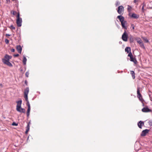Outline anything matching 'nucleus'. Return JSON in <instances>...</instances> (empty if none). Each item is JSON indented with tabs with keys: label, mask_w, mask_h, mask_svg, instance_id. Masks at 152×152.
I'll return each instance as SVG.
<instances>
[{
	"label": "nucleus",
	"mask_w": 152,
	"mask_h": 152,
	"mask_svg": "<svg viewBox=\"0 0 152 152\" xmlns=\"http://www.w3.org/2000/svg\"><path fill=\"white\" fill-rule=\"evenodd\" d=\"M12 56H9L7 54L5 55L4 58L2 59V62L3 63L10 67H12V64L9 62V60L10 59H11Z\"/></svg>",
	"instance_id": "nucleus-1"
},
{
	"label": "nucleus",
	"mask_w": 152,
	"mask_h": 152,
	"mask_svg": "<svg viewBox=\"0 0 152 152\" xmlns=\"http://www.w3.org/2000/svg\"><path fill=\"white\" fill-rule=\"evenodd\" d=\"M117 18L121 22L123 28L125 29H127V27L125 25V24L126 23V21H124V17L121 15H120L117 17Z\"/></svg>",
	"instance_id": "nucleus-2"
},
{
	"label": "nucleus",
	"mask_w": 152,
	"mask_h": 152,
	"mask_svg": "<svg viewBox=\"0 0 152 152\" xmlns=\"http://www.w3.org/2000/svg\"><path fill=\"white\" fill-rule=\"evenodd\" d=\"M17 19L16 20V23L18 27H20L21 26L22 23V19L21 18H20V14L18 12L17 15Z\"/></svg>",
	"instance_id": "nucleus-3"
},
{
	"label": "nucleus",
	"mask_w": 152,
	"mask_h": 152,
	"mask_svg": "<svg viewBox=\"0 0 152 152\" xmlns=\"http://www.w3.org/2000/svg\"><path fill=\"white\" fill-rule=\"evenodd\" d=\"M128 38V34L126 33V30H125L122 36V40L125 41H127Z\"/></svg>",
	"instance_id": "nucleus-4"
},
{
	"label": "nucleus",
	"mask_w": 152,
	"mask_h": 152,
	"mask_svg": "<svg viewBox=\"0 0 152 152\" xmlns=\"http://www.w3.org/2000/svg\"><path fill=\"white\" fill-rule=\"evenodd\" d=\"M29 91V88L28 87H27L24 90V98H25L26 101H28V95Z\"/></svg>",
	"instance_id": "nucleus-5"
},
{
	"label": "nucleus",
	"mask_w": 152,
	"mask_h": 152,
	"mask_svg": "<svg viewBox=\"0 0 152 152\" xmlns=\"http://www.w3.org/2000/svg\"><path fill=\"white\" fill-rule=\"evenodd\" d=\"M20 100L16 101V102L17 103V105H16V110H18V109H20L21 107V105L22 104V100L20 99H19Z\"/></svg>",
	"instance_id": "nucleus-6"
},
{
	"label": "nucleus",
	"mask_w": 152,
	"mask_h": 152,
	"mask_svg": "<svg viewBox=\"0 0 152 152\" xmlns=\"http://www.w3.org/2000/svg\"><path fill=\"white\" fill-rule=\"evenodd\" d=\"M124 7L122 6H120L118 7V9L117 10L118 13L120 14H123L124 12Z\"/></svg>",
	"instance_id": "nucleus-7"
},
{
	"label": "nucleus",
	"mask_w": 152,
	"mask_h": 152,
	"mask_svg": "<svg viewBox=\"0 0 152 152\" xmlns=\"http://www.w3.org/2000/svg\"><path fill=\"white\" fill-rule=\"evenodd\" d=\"M149 131V130L147 129L143 130L141 134V136L143 137L145 136Z\"/></svg>",
	"instance_id": "nucleus-8"
},
{
	"label": "nucleus",
	"mask_w": 152,
	"mask_h": 152,
	"mask_svg": "<svg viewBox=\"0 0 152 152\" xmlns=\"http://www.w3.org/2000/svg\"><path fill=\"white\" fill-rule=\"evenodd\" d=\"M142 111L143 112H149L151 111V110L147 107H144L142 109Z\"/></svg>",
	"instance_id": "nucleus-9"
},
{
	"label": "nucleus",
	"mask_w": 152,
	"mask_h": 152,
	"mask_svg": "<svg viewBox=\"0 0 152 152\" xmlns=\"http://www.w3.org/2000/svg\"><path fill=\"white\" fill-rule=\"evenodd\" d=\"M16 48L18 52L19 53H21L22 50V48L21 46L20 45H18L16 46Z\"/></svg>",
	"instance_id": "nucleus-10"
},
{
	"label": "nucleus",
	"mask_w": 152,
	"mask_h": 152,
	"mask_svg": "<svg viewBox=\"0 0 152 152\" xmlns=\"http://www.w3.org/2000/svg\"><path fill=\"white\" fill-rule=\"evenodd\" d=\"M144 122L142 121H139L137 123L138 126L139 128H141L142 125H144Z\"/></svg>",
	"instance_id": "nucleus-11"
},
{
	"label": "nucleus",
	"mask_w": 152,
	"mask_h": 152,
	"mask_svg": "<svg viewBox=\"0 0 152 152\" xmlns=\"http://www.w3.org/2000/svg\"><path fill=\"white\" fill-rule=\"evenodd\" d=\"M18 110H16L18 112L20 113H25V110L24 108H22L21 107L20 109H18Z\"/></svg>",
	"instance_id": "nucleus-12"
},
{
	"label": "nucleus",
	"mask_w": 152,
	"mask_h": 152,
	"mask_svg": "<svg viewBox=\"0 0 152 152\" xmlns=\"http://www.w3.org/2000/svg\"><path fill=\"white\" fill-rule=\"evenodd\" d=\"M130 61L133 62L135 64H137V61L135 58H133V56L130 58Z\"/></svg>",
	"instance_id": "nucleus-13"
},
{
	"label": "nucleus",
	"mask_w": 152,
	"mask_h": 152,
	"mask_svg": "<svg viewBox=\"0 0 152 152\" xmlns=\"http://www.w3.org/2000/svg\"><path fill=\"white\" fill-rule=\"evenodd\" d=\"M131 16L135 19H137L139 18V15L135 13H133Z\"/></svg>",
	"instance_id": "nucleus-14"
},
{
	"label": "nucleus",
	"mask_w": 152,
	"mask_h": 152,
	"mask_svg": "<svg viewBox=\"0 0 152 152\" xmlns=\"http://www.w3.org/2000/svg\"><path fill=\"white\" fill-rule=\"evenodd\" d=\"M23 62L24 65H26L27 61V59L25 56H23Z\"/></svg>",
	"instance_id": "nucleus-15"
},
{
	"label": "nucleus",
	"mask_w": 152,
	"mask_h": 152,
	"mask_svg": "<svg viewBox=\"0 0 152 152\" xmlns=\"http://www.w3.org/2000/svg\"><path fill=\"white\" fill-rule=\"evenodd\" d=\"M31 110V107H28V109L27 112V115L28 117L30 115V112Z\"/></svg>",
	"instance_id": "nucleus-16"
},
{
	"label": "nucleus",
	"mask_w": 152,
	"mask_h": 152,
	"mask_svg": "<svg viewBox=\"0 0 152 152\" xmlns=\"http://www.w3.org/2000/svg\"><path fill=\"white\" fill-rule=\"evenodd\" d=\"M137 97L140 100L142 103L144 101V99H143L142 96L141 94V96L137 95Z\"/></svg>",
	"instance_id": "nucleus-17"
},
{
	"label": "nucleus",
	"mask_w": 152,
	"mask_h": 152,
	"mask_svg": "<svg viewBox=\"0 0 152 152\" xmlns=\"http://www.w3.org/2000/svg\"><path fill=\"white\" fill-rule=\"evenodd\" d=\"M125 51L129 53L131 52V48L129 47H126L125 49Z\"/></svg>",
	"instance_id": "nucleus-18"
},
{
	"label": "nucleus",
	"mask_w": 152,
	"mask_h": 152,
	"mask_svg": "<svg viewBox=\"0 0 152 152\" xmlns=\"http://www.w3.org/2000/svg\"><path fill=\"white\" fill-rule=\"evenodd\" d=\"M131 74L132 75V78L133 79H134L135 78V73L134 71H131L130 72Z\"/></svg>",
	"instance_id": "nucleus-19"
},
{
	"label": "nucleus",
	"mask_w": 152,
	"mask_h": 152,
	"mask_svg": "<svg viewBox=\"0 0 152 152\" xmlns=\"http://www.w3.org/2000/svg\"><path fill=\"white\" fill-rule=\"evenodd\" d=\"M134 37L132 36H130L129 37V41L131 43L133 42L134 41Z\"/></svg>",
	"instance_id": "nucleus-20"
},
{
	"label": "nucleus",
	"mask_w": 152,
	"mask_h": 152,
	"mask_svg": "<svg viewBox=\"0 0 152 152\" xmlns=\"http://www.w3.org/2000/svg\"><path fill=\"white\" fill-rule=\"evenodd\" d=\"M137 95L141 96V94H140V88H139V87H138L137 88Z\"/></svg>",
	"instance_id": "nucleus-21"
},
{
	"label": "nucleus",
	"mask_w": 152,
	"mask_h": 152,
	"mask_svg": "<svg viewBox=\"0 0 152 152\" xmlns=\"http://www.w3.org/2000/svg\"><path fill=\"white\" fill-rule=\"evenodd\" d=\"M129 53V54L128 55V56H129L130 58L131 57H132V56H133V55H132V53L131 52H130Z\"/></svg>",
	"instance_id": "nucleus-22"
},
{
	"label": "nucleus",
	"mask_w": 152,
	"mask_h": 152,
	"mask_svg": "<svg viewBox=\"0 0 152 152\" xmlns=\"http://www.w3.org/2000/svg\"><path fill=\"white\" fill-rule=\"evenodd\" d=\"M137 42L139 44H142V43H143L142 41V40L140 39L139 40L137 41Z\"/></svg>",
	"instance_id": "nucleus-23"
},
{
	"label": "nucleus",
	"mask_w": 152,
	"mask_h": 152,
	"mask_svg": "<svg viewBox=\"0 0 152 152\" xmlns=\"http://www.w3.org/2000/svg\"><path fill=\"white\" fill-rule=\"evenodd\" d=\"M27 102V103H26V105L28 107H30V103L28 101H26Z\"/></svg>",
	"instance_id": "nucleus-24"
},
{
	"label": "nucleus",
	"mask_w": 152,
	"mask_h": 152,
	"mask_svg": "<svg viewBox=\"0 0 152 152\" xmlns=\"http://www.w3.org/2000/svg\"><path fill=\"white\" fill-rule=\"evenodd\" d=\"M29 75V72L28 71L26 72L25 73V75H26V77H28Z\"/></svg>",
	"instance_id": "nucleus-25"
},
{
	"label": "nucleus",
	"mask_w": 152,
	"mask_h": 152,
	"mask_svg": "<svg viewBox=\"0 0 152 152\" xmlns=\"http://www.w3.org/2000/svg\"><path fill=\"white\" fill-rule=\"evenodd\" d=\"M132 9V7H131L129 6H128V8H127L129 12Z\"/></svg>",
	"instance_id": "nucleus-26"
},
{
	"label": "nucleus",
	"mask_w": 152,
	"mask_h": 152,
	"mask_svg": "<svg viewBox=\"0 0 152 152\" xmlns=\"http://www.w3.org/2000/svg\"><path fill=\"white\" fill-rule=\"evenodd\" d=\"M10 28L12 29L15 30V28L12 25H11L10 27Z\"/></svg>",
	"instance_id": "nucleus-27"
},
{
	"label": "nucleus",
	"mask_w": 152,
	"mask_h": 152,
	"mask_svg": "<svg viewBox=\"0 0 152 152\" xmlns=\"http://www.w3.org/2000/svg\"><path fill=\"white\" fill-rule=\"evenodd\" d=\"M12 126H17L18 125V124L16 123L15 122H13L12 124Z\"/></svg>",
	"instance_id": "nucleus-28"
},
{
	"label": "nucleus",
	"mask_w": 152,
	"mask_h": 152,
	"mask_svg": "<svg viewBox=\"0 0 152 152\" xmlns=\"http://www.w3.org/2000/svg\"><path fill=\"white\" fill-rule=\"evenodd\" d=\"M5 42L6 44H7L9 42V40L7 39H5Z\"/></svg>",
	"instance_id": "nucleus-29"
},
{
	"label": "nucleus",
	"mask_w": 152,
	"mask_h": 152,
	"mask_svg": "<svg viewBox=\"0 0 152 152\" xmlns=\"http://www.w3.org/2000/svg\"><path fill=\"white\" fill-rule=\"evenodd\" d=\"M140 46L142 48H144L145 47L143 43H142V44H140Z\"/></svg>",
	"instance_id": "nucleus-30"
},
{
	"label": "nucleus",
	"mask_w": 152,
	"mask_h": 152,
	"mask_svg": "<svg viewBox=\"0 0 152 152\" xmlns=\"http://www.w3.org/2000/svg\"><path fill=\"white\" fill-rule=\"evenodd\" d=\"M148 123L150 126H152V121H149Z\"/></svg>",
	"instance_id": "nucleus-31"
},
{
	"label": "nucleus",
	"mask_w": 152,
	"mask_h": 152,
	"mask_svg": "<svg viewBox=\"0 0 152 152\" xmlns=\"http://www.w3.org/2000/svg\"><path fill=\"white\" fill-rule=\"evenodd\" d=\"M120 4V2L118 1H117L115 4L116 5V6H117L118 5H119Z\"/></svg>",
	"instance_id": "nucleus-32"
},
{
	"label": "nucleus",
	"mask_w": 152,
	"mask_h": 152,
	"mask_svg": "<svg viewBox=\"0 0 152 152\" xmlns=\"http://www.w3.org/2000/svg\"><path fill=\"white\" fill-rule=\"evenodd\" d=\"M29 128H30L29 125V124H28L27 126L26 129L27 130H28L29 131Z\"/></svg>",
	"instance_id": "nucleus-33"
},
{
	"label": "nucleus",
	"mask_w": 152,
	"mask_h": 152,
	"mask_svg": "<svg viewBox=\"0 0 152 152\" xmlns=\"http://www.w3.org/2000/svg\"><path fill=\"white\" fill-rule=\"evenodd\" d=\"M131 27L133 29H134V25L133 24H131Z\"/></svg>",
	"instance_id": "nucleus-34"
},
{
	"label": "nucleus",
	"mask_w": 152,
	"mask_h": 152,
	"mask_svg": "<svg viewBox=\"0 0 152 152\" xmlns=\"http://www.w3.org/2000/svg\"><path fill=\"white\" fill-rule=\"evenodd\" d=\"M135 39L136 40H137H137H139L140 39L139 37H137L136 38H135Z\"/></svg>",
	"instance_id": "nucleus-35"
},
{
	"label": "nucleus",
	"mask_w": 152,
	"mask_h": 152,
	"mask_svg": "<svg viewBox=\"0 0 152 152\" xmlns=\"http://www.w3.org/2000/svg\"><path fill=\"white\" fill-rule=\"evenodd\" d=\"M19 56V55L18 54H14L13 55V56L14 57H18V56Z\"/></svg>",
	"instance_id": "nucleus-36"
},
{
	"label": "nucleus",
	"mask_w": 152,
	"mask_h": 152,
	"mask_svg": "<svg viewBox=\"0 0 152 152\" xmlns=\"http://www.w3.org/2000/svg\"><path fill=\"white\" fill-rule=\"evenodd\" d=\"M16 13V12L15 11H13L12 12V14L13 15H15V14Z\"/></svg>",
	"instance_id": "nucleus-37"
},
{
	"label": "nucleus",
	"mask_w": 152,
	"mask_h": 152,
	"mask_svg": "<svg viewBox=\"0 0 152 152\" xmlns=\"http://www.w3.org/2000/svg\"><path fill=\"white\" fill-rule=\"evenodd\" d=\"M11 51L12 52H15V50L14 48H12L11 49Z\"/></svg>",
	"instance_id": "nucleus-38"
},
{
	"label": "nucleus",
	"mask_w": 152,
	"mask_h": 152,
	"mask_svg": "<svg viewBox=\"0 0 152 152\" xmlns=\"http://www.w3.org/2000/svg\"><path fill=\"white\" fill-rule=\"evenodd\" d=\"M144 40L146 42H149L148 40L147 39H145Z\"/></svg>",
	"instance_id": "nucleus-39"
},
{
	"label": "nucleus",
	"mask_w": 152,
	"mask_h": 152,
	"mask_svg": "<svg viewBox=\"0 0 152 152\" xmlns=\"http://www.w3.org/2000/svg\"><path fill=\"white\" fill-rule=\"evenodd\" d=\"M6 1L7 3H10V0H6Z\"/></svg>",
	"instance_id": "nucleus-40"
},
{
	"label": "nucleus",
	"mask_w": 152,
	"mask_h": 152,
	"mask_svg": "<svg viewBox=\"0 0 152 152\" xmlns=\"http://www.w3.org/2000/svg\"><path fill=\"white\" fill-rule=\"evenodd\" d=\"M28 131V130H27L26 129V131L25 132L26 134H27Z\"/></svg>",
	"instance_id": "nucleus-41"
},
{
	"label": "nucleus",
	"mask_w": 152,
	"mask_h": 152,
	"mask_svg": "<svg viewBox=\"0 0 152 152\" xmlns=\"http://www.w3.org/2000/svg\"><path fill=\"white\" fill-rule=\"evenodd\" d=\"M6 36H10V34H6Z\"/></svg>",
	"instance_id": "nucleus-42"
},
{
	"label": "nucleus",
	"mask_w": 152,
	"mask_h": 152,
	"mask_svg": "<svg viewBox=\"0 0 152 152\" xmlns=\"http://www.w3.org/2000/svg\"><path fill=\"white\" fill-rule=\"evenodd\" d=\"M25 83L26 84V85H27V82L26 80H25Z\"/></svg>",
	"instance_id": "nucleus-43"
},
{
	"label": "nucleus",
	"mask_w": 152,
	"mask_h": 152,
	"mask_svg": "<svg viewBox=\"0 0 152 152\" xmlns=\"http://www.w3.org/2000/svg\"><path fill=\"white\" fill-rule=\"evenodd\" d=\"M136 0H134V3H135L136 2Z\"/></svg>",
	"instance_id": "nucleus-44"
},
{
	"label": "nucleus",
	"mask_w": 152,
	"mask_h": 152,
	"mask_svg": "<svg viewBox=\"0 0 152 152\" xmlns=\"http://www.w3.org/2000/svg\"><path fill=\"white\" fill-rule=\"evenodd\" d=\"M143 9H144V7H143V6L142 7V10H143Z\"/></svg>",
	"instance_id": "nucleus-45"
},
{
	"label": "nucleus",
	"mask_w": 152,
	"mask_h": 152,
	"mask_svg": "<svg viewBox=\"0 0 152 152\" xmlns=\"http://www.w3.org/2000/svg\"><path fill=\"white\" fill-rule=\"evenodd\" d=\"M23 71V69H21V68L20 71Z\"/></svg>",
	"instance_id": "nucleus-46"
},
{
	"label": "nucleus",
	"mask_w": 152,
	"mask_h": 152,
	"mask_svg": "<svg viewBox=\"0 0 152 152\" xmlns=\"http://www.w3.org/2000/svg\"><path fill=\"white\" fill-rule=\"evenodd\" d=\"M121 43H122V42H121V41H120V42H119V43L120 44H121Z\"/></svg>",
	"instance_id": "nucleus-47"
},
{
	"label": "nucleus",
	"mask_w": 152,
	"mask_h": 152,
	"mask_svg": "<svg viewBox=\"0 0 152 152\" xmlns=\"http://www.w3.org/2000/svg\"><path fill=\"white\" fill-rule=\"evenodd\" d=\"M13 1H15V0H12Z\"/></svg>",
	"instance_id": "nucleus-48"
}]
</instances>
